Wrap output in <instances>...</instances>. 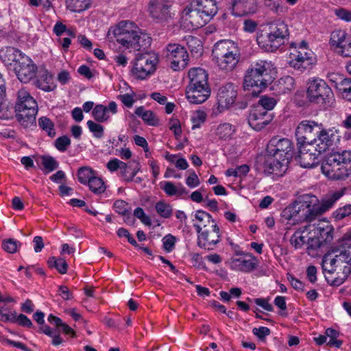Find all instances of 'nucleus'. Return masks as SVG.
<instances>
[{
	"label": "nucleus",
	"instance_id": "obj_1",
	"mask_svg": "<svg viewBox=\"0 0 351 351\" xmlns=\"http://www.w3.org/2000/svg\"><path fill=\"white\" fill-rule=\"evenodd\" d=\"M107 36L110 40L115 38L125 48L136 51L147 48L152 40L147 34L142 32L134 22L130 21H122L111 27Z\"/></svg>",
	"mask_w": 351,
	"mask_h": 351
},
{
	"label": "nucleus",
	"instance_id": "obj_2",
	"mask_svg": "<svg viewBox=\"0 0 351 351\" xmlns=\"http://www.w3.org/2000/svg\"><path fill=\"white\" fill-rule=\"evenodd\" d=\"M317 197L304 194L300 196L293 204L286 208L283 215L289 224L296 225L304 222L311 223L318 217L315 206Z\"/></svg>",
	"mask_w": 351,
	"mask_h": 351
},
{
	"label": "nucleus",
	"instance_id": "obj_3",
	"mask_svg": "<svg viewBox=\"0 0 351 351\" xmlns=\"http://www.w3.org/2000/svg\"><path fill=\"white\" fill-rule=\"evenodd\" d=\"M273 69L271 62L258 60L251 64L246 70L243 78V88L257 96L272 82Z\"/></svg>",
	"mask_w": 351,
	"mask_h": 351
},
{
	"label": "nucleus",
	"instance_id": "obj_4",
	"mask_svg": "<svg viewBox=\"0 0 351 351\" xmlns=\"http://www.w3.org/2000/svg\"><path fill=\"white\" fill-rule=\"evenodd\" d=\"M267 27L259 30L256 34V41L260 47L267 51H274L281 46L289 35L287 25L280 19L266 23Z\"/></svg>",
	"mask_w": 351,
	"mask_h": 351
},
{
	"label": "nucleus",
	"instance_id": "obj_5",
	"mask_svg": "<svg viewBox=\"0 0 351 351\" xmlns=\"http://www.w3.org/2000/svg\"><path fill=\"white\" fill-rule=\"evenodd\" d=\"M212 56L219 69L226 73L234 71L241 60L238 45L230 40L217 42L212 50Z\"/></svg>",
	"mask_w": 351,
	"mask_h": 351
},
{
	"label": "nucleus",
	"instance_id": "obj_6",
	"mask_svg": "<svg viewBox=\"0 0 351 351\" xmlns=\"http://www.w3.org/2000/svg\"><path fill=\"white\" fill-rule=\"evenodd\" d=\"M15 112L16 119L22 126L25 128L36 126L38 104L25 88H21L17 93Z\"/></svg>",
	"mask_w": 351,
	"mask_h": 351
},
{
	"label": "nucleus",
	"instance_id": "obj_7",
	"mask_svg": "<svg viewBox=\"0 0 351 351\" xmlns=\"http://www.w3.org/2000/svg\"><path fill=\"white\" fill-rule=\"evenodd\" d=\"M335 263L343 265L346 273L348 271V266H351V243H348L343 237L332 247L330 252L323 256L322 267L332 269V265Z\"/></svg>",
	"mask_w": 351,
	"mask_h": 351
},
{
	"label": "nucleus",
	"instance_id": "obj_8",
	"mask_svg": "<svg viewBox=\"0 0 351 351\" xmlns=\"http://www.w3.org/2000/svg\"><path fill=\"white\" fill-rule=\"evenodd\" d=\"M306 95L311 102L325 104L330 101L333 93L324 80L313 77L307 82Z\"/></svg>",
	"mask_w": 351,
	"mask_h": 351
},
{
	"label": "nucleus",
	"instance_id": "obj_9",
	"mask_svg": "<svg viewBox=\"0 0 351 351\" xmlns=\"http://www.w3.org/2000/svg\"><path fill=\"white\" fill-rule=\"evenodd\" d=\"M288 62L291 67L300 72L309 69L314 63L313 53L308 49L305 41H302L292 49Z\"/></svg>",
	"mask_w": 351,
	"mask_h": 351
},
{
	"label": "nucleus",
	"instance_id": "obj_10",
	"mask_svg": "<svg viewBox=\"0 0 351 351\" xmlns=\"http://www.w3.org/2000/svg\"><path fill=\"white\" fill-rule=\"evenodd\" d=\"M163 54L173 71H180L188 65V53L185 47L178 43L168 44L163 49Z\"/></svg>",
	"mask_w": 351,
	"mask_h": 351
},
{
	"label": "nucleus",
	"instance_id": "obj_11",
	"mask_svg": "<svg viewBox=\"0 0 351 351\" xmlns=\"http://www.w3.org/2000/svg\"><path fill=\"white\" fill-rule=\"evenodd\" d=\"M311 225L314 226V230H312V237L308 239L309 247L319 248L332 241L334 229L328 221L323 220Z\"/></svg>",
	"mask_w": 351,
	"mask_h": 351
},
{
	"label": "nucleus",
	"instance_id": "obj_12",
	"mask_svg": "<svg viewBox=\"0 0 351 351\" xmlns=\"http://www.w3.org/2000/svg\"><path fill=\"white\" fill-rule=\"evenodd\" d=\"M157 57L154 54L145 53L138 56L135 59L132 73L138 80H144L156 70Z\"/></svg>",
	"mask_w": 351,
	"mask_h": 351
},
{
	"label": "nucleus",
	"instance_id": "obj_13",
	"mask_svg": "<svg viewBox=\"0 0 351 351\" xmlns=\"http://www.w3.org/2000/svg\"><path fill=\"white\" fill-rule=\"evenodd\" d=\"M321 124L314 121L304 120L295 129V136L298 144L313 143L315 137L320 132Z\"/></svg>",
	"mask_w": 351,
	"mask_h": 351
},
{
	"label": "nucleus",
	"instance_id": "obj_14",
	"mask_svg": "<svg viewBox=\"0 0 351 351\" xmlns=\"http://www.w3.org/2000/svg\"><path fill=\"white\" fill-rule=\"evenodd\" d=\"M288 163L287 158H280L267 153L263 162V172L267 176H282L287 170Z\"/></svg>",
	"mask_w": 351,
	"mask_h": 351
},
{
	"label": "nucleus",
	"instance_id": "obj_15",
	"mask_svg": "<svg viewBox=\"0 0 351 351\" xmlns=\"http://www.w3.org/2000/svg\"><path fill=\"white\" fill-rule=\"evenodd\" d=\"M267 152L268 154L289 160L292 157L293 145L288 138L275 136L269 141Z\"/></svg>",
	"mask_w": 351,
	"mask_h": 351
},
{
	"label": "nucleus",
	"instance_id": "obj_16",
	"mask_svg": "<svg viewBox=\"0 0 351 351\" xmlns=\"http://www.w3.org/2000/svg\"><path fill=\"white\" fill-rule=\"evenodd\" d=\"M197 245L207 250H213L221 241V231L218 225L197 232Z\"/></svg>",
	"mask_w": 351,
	"mask_h": 351
},
{
	"label": "nucleus",
	"instance_id": "obj_17",
	"mask_svg": "<svg viewBox=\"0 0 351 351\" xmlns=\"http://www.w3.org/2000/svg\"><path fill=\"white\" fill-rule=\"evenodd\" d=\"M298 158L301 167L312 168L317 163V158L321 152L311 143L298 144Z\"/></svg>",
	"mask_w": 351,
	"mask_h": 351
},
{
	"label": "nucleus",
	"instance_id": "obj_18",
	"mask_svg": "<svg viewBox=\"0 0 351 351\" xmlns=\"http://www.w3.org/2000/svg\"><path fill=\"white\" fill-rule=\"evenodd\" d=\"M347 171L338 162L332 161V158L329 154L322 165V173L329 179L334 180H345L350 176Z\"/></svg>",
	"mask_w": 351,
	"mask_h": 351
},
{
	"label": "nucleus",
	"instance_id": "obj_19",
	"mask_svg": "<svg viewBox=\"0 0 351 351\" xmlns=\"http://www.w3.org/2000/svg\"><path fill=\"white\" fill-rule=\"evenodd\" d=\"M38 71L36 64L27 56H24L14 70L18 79L23 83H27L34 79Z\"/></svg>",
	"mask_w": 351,
	"mask_h": 351
},
{
	"label": "nucleus",
	"instance_id": "obj_20",
	"mask_svg": "<svg viewBox=\"0 0 351 351\" xmlns=\"http://www.w3.org/2000/svg\"><path fill=\"white\" fill-rule=\"evenodd\" d=\"M343 265L335 263L332 265V269L322 267V269L328 284L332 286L339 287L342 285L351 274V266H348V271L346 273L343 269Z\"/></svg>",
	"mask_w": 351,
	"mask_h": 351
},
{
	"label": "nucleus",
	"instance_id": "obj_21",
	"mask_svg": "<svg viewBox=\"0 0 351 351\" xmlns=\"http://www.w3.org/2000/svg\"><path fill=\"white\" fill-rule=\"evenodd\" d=\"M237 96V92L232 84L228 83L221 86L217 96L218 108L221 110L230 108L234 103Z\"/></svg>",
	"mask_w": 351,
	"mask_h": 351
},
{
	"label": "nucleus",
	"instance_id": "obj_22",
	"mask_svg": "<svg viewBox=\"0 0 351 351\" xmlns=\"http://www.w3.org/2000/svg\"><path fill=\"white\" fill-rule=\"evenodd\" d=\"M271 117L263 108L254 107L248 117V123L254 130L259 131L268 125Z\"/></svg>",
	"mask_w": 351,
	"mask_h": 351
},
{
	"label": "nucleus",
	"instance_id": "obj_23",
	"mask_svg": "<svg viewBox=\"0 0 351 351\" xmlns=\"http://www.w3.org/2000/svg\"><path fill=\"white\" fill-rule=\"evenodd\" d=\"M25 56L19 49L10 47L0 51L1 60L7 67L13 71Z\"/></svg>",
	"mask_w": 351,
	"mask_h": 351
},
{
	"label": "nucleus",
	"instance_id": "obj_24",
	"mask_svg": "<svg viewBox=\"0 0 351 351\" xmlns=\"http://www.w3.org/2000/svg\"><path fill=\"white\" fill-rule=\"evenodd\" d=\"M148 11L153 19L160 21L169 17V6L165 0H150Z\"/></svg>",
	"mask_w": 351,
	"mask_h": 351
},
{
	"label": "nucleus",
	"instance_id": "obj_25",
	"mask_svg": "<svg viewBox=\"0 0 351 351\" xmlns=\"http://www.w3.org/2000/svg\"><path fill=\"white\" fill-rule=\"evenodd\" d=\"M258 10L256 0H233L232 14L236 16H243L254 14Z\"/></svg>",
	"mask_w": 351,
	"mask_h": 351
},
{
	"label": "nucleus",
	"instance_id": "obj_26",
	"mask_svg": "<svg viewBox=\"0 0 351 351\" xmlns=\"http://www.w3.org/2000/svg\"><path fill=\"white\" fill-rule=\"evenodd\" d=\"M314 230V226L308 223L304 227L298 228L291 237L290 243L295 250L301 249L304 244L309 245L308 239L312 237V230Z\"/></svg>",
	"mask_w": 351,
	"mask_h": 351
},
{
	"label": "nucleus",
	"instance_id": "obj_27",
	"mask_svg": "<svg viewBox=\"0 0 351 351\" xmlns=\"http://www.w3.org/2000/svg\"><path fill=\"white\" fill-rule=\"evenodd\" d=\"M210 95V87L186 86V97L190 103L195 104H202L206 101Z\"/></svg>",
	"mask_w": 351,
	"mask_h": 351
},
{
	"label": "nucleus",
	"instance_id": "obj_28",
	"mask_svg": "<svg viewBox=\"0 0 351 351\" xmlns=\"http://www.w3.org/2000/svg\"><path fill=\"white\" fill-rule=\"evenodd\" d=\"M191 7L197 9L202 16L210 19L218 11L216 0H191Z\"/></svg>",
	"mask_w": 351,
	"mask_h": 351
},
{
	"label": "nucleus",
	"instance_id": "obj_29",
	"mask_svg": "<svg viewBox=\"0 0 351 351\" xmlns=\"http://www.w3.org/2000/svg\"><path fill=\"white\" fill-rule=\"evenodd\" d=\"M184 13L185 20L195 29L203 27L210 20L206 18L205 16H202V14L197 9L191 7V3L186 7Z\"/></svg>",
	"mask_w": 351,
	"mask_h": 351
},
{
	"label": "nucleus",
	"instance_id": "obj_30",
	"mask_svg": "<svg viewBox=\"0 0 351 351\" xmlns=\"http://www.w3.org/2000/svg\"><path fill=\"white\" fill-rule=\"evenodd\" d=\"M188 76L189 78L188 86L209 87L208 75L204 69L199 67L192 68L189 71Z\"/></svg>",
	"mask_w": 351,
	"mask_h": 351
},
{
	"label": "nucleus",
	"instance_id": "obj_31",
	"mask_svg": "<svg viewBox=\"0 0 351 351\" xmlns=\"http://www.w3.org/2000/svg\"><path fill=\"white\" fill-rule=\"evenodd\" d=\"M193 226L197 232L203 231L217 226V223L212 218V216L203 210H199L195 212Z\"/></svg>",
	"mask_w": 351,
	"mask_h": 351
},
{
	"label": "nucleus",
	"instance_id": "obj_32",
	"mask_svg": "<svg viewBox=\"0 0 351 351\" xmlns=\"http://www.w3.org/2000/svg\"><path fill=\"white\" fill-rule=\"evenodd\" d=\"M36 77L35 85L38 88L44 91L49 92L53 90L55 88L53 76L47 69L43 68L39 69Z\"/></svg>",
	"mask_w": 351,
	"mask_h": 351
},
{
	"label": "nucleus",
	"instance_id": "obj_33",
	"mask_svg": "<svg viewBox=\"0 0 351 351\" xmlns=\"http://www.w3.org/2000/svg\"><path fill=\"white\" fill-rule=\"evenodd\" d=\"M332 131L324 130L321 126L320 132H319L312 144L317 149L319 152H324L332 145Z\"/></svg>",
	"mask_w": 351,
	"mask_h": 351
},
{
	"label": "nucleus",
	"instance_id": "obj_34",
	"mask_svg": "<svg viewBox=\"0 0 351 351\" xmlns=\"http://www.w3.org/2000/svg\"><path fill=\"white\" fill-rule=\"evenodd\" d=\"M343 195L344 191L343 190L335 191L330 196L323 199L320 204L319 202L318 198L317 197V203L316 206H315L317 209V213L318 217H319L323 213L329 210L330 208H332L335 204V202L338 199H339Z\"/></svg>",
	"mask_w": 351,
	"mask_h": 351
},
{
	"label": "nucleus",
	"instance_id": "obj_35",
	"mask_svg": "<svg viewBox=\"0 0 351 351\" xmlns=\"http://www.w3.org/2000/svg\"><path fill=\"white\" fill-rule=\"evenodd\" d=\"M231 267L242 272H250L256 267V258L254 256L249 258H233L231 261Z\"/></svg>",
	"mask_w": 351,
	"mask_h": 351
},
{
	"label": "nucleus",
	"instance_id": "obj_36",
	"mask_svg": "<svg viewBox=\"0 0 351 351\" xmlns=\"http://www.w3.org/2000/svg\"><path fill=\"white\" fill-rule=\"evenodd\" d=\"M160 186L168 196H181L188 193L186 188L181 183L176 185L172 182L165 181L160 183Z\"/></svg>",
	"mask_w": 351,
	"mask_h": 351
},
{
	"label": "nucleus",
	"instance_id": "obj_37",
	"mask_svg": "<svg viewBox=\"0 0 351 351\" xmlns=\"http://www.w3.org/2000/svg\"><path fill=\"white\" fill-rule=\"evenodd\" d=\"M332 161L338 162L351 176V150L335 152L329 154Z\"/></svg>",
	"mask_w": 351,
	"mask_h": 351
},
{
	"label": "nucleus",
	"instance_id": "obj_38",
	"mask_svg": "<svg viewBox=\"0 0 351 351\" xmlns=\"http://www.w3.org/2000/svg\"><path fill=\"white\" fill-rule=\"evenodd\" d=\"M236 131L235 126L229 123H223L217 125L215 129V136L221 141L231 139Z\"/></svg>",
	"mask_w": 351,
	"mask_h": 351
},
{
	"label": "nucleus",
	"instance_id": "obj_39",
	"mask_svg": "<svg viewBox=\"0 0 351 351\" xmlns=\"http://www.w3.org/2000/svg\"><path fill=\"white\" fill-rule=\"evenodd\" d=\"M135 114L141 117L142 119L149 125H156L158 124V119L152 110H147L143 106H139L136 108Z\"/></svg>",
	"mask_w": 351,
	"mask_h": 351
},
{
	"label": "nucleus",
	"instance_id": "obj_40",
	"mask_svg": "<svg viewBox=\"0 0 351 351\" xmlns=\"http://www.w3.org/2000/svg\"><path fill=\"white\" fill-rule=\"evenodd\" d=\"M348 40L346 32L341 29H337L332 32L330 43L338 51L341 46L343 45Z\"/></svg>",
	"mask_w": 351,
	"mask_h": 351
},
{
	"label": "nucleus",
	"instance_id": "obj_41",
	"mask_svg": "<svg viewBox=\"0 0 351 351\" xmlns=\"http://www.w3.org/2000/svg\"><path fill=\"white\" fill-rule=\"evenodd\" d=\"M340 82L337 83L336 88L344 99L351 101V80L347 78H340Z\"/></svg>",
	"mask_w": 351,
	"mask_h": 351
},
{
	"label": "nucleus",
	"instance_id": "obj_42",
	"mask_svg": "<svg viewBox=\"0 0 351 351\" xmlns=\"http://www.w3.org/2000/svg\"><path fill=\"white\" fill-rule=\"evenodd\" d=\"M90 0H66L67 8L72 12H80L89 8Z\"/></svg>",
	"mask_w": 351,
	"mask_h": 351
},
{
	"label": "nucleus",
	"instance_id": "obj_43",
	"mask_svg": "<svg viewBox=\"0 0 351 351\" xmlns=\"http://www.w3.org/2000/svg\"><path fill=\"white\" fill-rule=\"evenodd\" d=\"M39 127L45 131L48 136L54 137L56 136V130L53 122L47 117H41L38 119Z\"/></svg>",
	"mask_w": 351,
	"mask_h": 351
},
{
	"label": "nucleus",
	"instance_id": "obj_44",
	"mask_svg": "<svg viewBox=\"0 0 351 351\" xmlns=\"http://www.w3.org/2000/svg\"><path fill=\"white\" fill-rule=\"evenodd\" d=\"M47 264L51 268H56L61 274H64L67 272L68 264L66 261L62 258H56L52 256L49 258Z\"/></svg>",
	"mask_w": 351,
	"mask_h": 351
},
{
	"label": "nucleus",
	"instance_id": "obj_45",
	"mask_svg": "<svg viewBox=\"0 0 351 351\" xmlns=\"http://www.w3.org/2000/svg\"><path fill=\"white\" fill-rule=\"evenodd\" d=\"M266 7L276 14H282L287 11V8L283 4L282 0H265Z\"/></svg>",
	"mask_w": 351,
	"mask_h": 351
},
{
	"label": "nucleus",
	"instance_id": "obj_46",
	"mask_svg": "<svg viewBox=\"0 0 351 351\" xmlns=\"http://www.w3.org/2000/svg\"><path fill=\"white\" fill-rule=\"evenodd\" d=\"M41 164L43 166V171L47 174L58 167V162L54 158L50 156H43L40 157Z\"/></svg>",
	"mask_w": 351,
	"mask_h": 351
},
{
	"label": "nucleus",
	"instance_id": "obj_47",
	"mask_svg": "<svg viewBox=\"0 0 351 351\" xmlns=\"http://www.w3.org/2000/svg\"><path fill=\"white\" fill-rule=\"evenodd\" d=\"M155 209L161 217L167 219L172 215L173 209L171 206L165 201H159L156 202L155 204Z\"/></svg>",
	"mask_w": 351,
	"mask_h": 351
},
{
	"label": "nucleus",
	"instance_id": "obj_48",
	"mask_svg": "<svg viewBox=\"0 0 351 351\" xmlns=\"http://www.w3.org/2000/svg\"><path fill=\"white\" fill-rule=\"evenodd\" d=\"M40 330L47 335V336L52 338L51 343L58 346L62 343L63 339L61 337L59 332H53V330L47 325H44L40 328Z\"/></svg>",
	"mask_w": 351,
	"mask_h": 351
},
{
	"label": "nucleus",
	"instance_id": "obj_49",
	"mask_svg": "<svg viewBox=\"0 0 351 351\" xmlns=\"http://www.w3.org/2000/svg\"><path fill=\"white\" fill-rule=\"evenodd\" d=\"M90 190L96 194H100L105 191L106 186L104 181L98 177L94 176L88 183Z\"/></svg>",
	"mask_w": 351,
	"mask_h": 351
},
{
	"label": "nucleus",
	"instance_id": "obj_50",
	"mask_svg": "<svg viewBox=\"0 0 351 351\" xmlns=\"http://www.w3.org/2000/svg\"><path fill=\"white\" fill-rule=\"evenodd\" d=\"M78 180L82 184H88L94 177L93 170L87 167H81L77 172Z\"/></svg>",
	"mask_w": 351,
	"mask_h": 351
},
{
	"label": "nucleus",
	"instance_id": "obj_51",
	"mask_svg": "<svg viewBox=\"0 0 351 351\" xmlns=\"http://www.w3.org/2000/svg\"><path fill=\"white\" fill-rule=\"evenodd\" d=\"M351 215V204H348L335 210L332 216L335 221H340Z\"/></svg>",
	"mask_w": 351,
	"mask_h": 351
},
{
	"label": "nucleus",
	"instance_id": "obj_52",
	"mask_svg": "<svg viewBox=\"0 0 351 351\" xmlns=\"http://www.w3.org/2000/svg\"><path fill=\"white\" fill-rule=\"evenodd\" d=\"M21 245V243L19 241L14 239H8L2 242L3 250L10 254L15 253Z\"/></svg>",
	"mask_w": 351,
	"mask_h": 351
},
{
	"label": "nucleus",
	"instance_id": "obj_53",
	"mask_svg": "<svg viewBox=\"0 0 351 351\" xmlns=\"http://www.w3.org/2000/svg\"><path fill=\"white\" fill-rule=\"evenodd\" d=\"M87 126L95 138H101L104 136V128L101 124L89 120L87 121Z\"/></svg>",
	"mask_w": 351,
	"mask_h": 351
},
{
	"label": "nucleus",
	"instance_id": "obj_54",
	"mask_svg": "<svg viewBox=\"0 0 351 351\" xmlns=\"http://www.w3.org/2000/svg\"><path fill=\"white\" fill-rule=\"evenodd\" d=\"M276 105V100L274 97L263 96L258 101L256 107L264 108L267 112L272 110Z\"/></svg>",
	"mask_w": 351,
	"mask_h": 351
},
{
	"label": "nucleus",
	"instance_id": "obj_55",
	"mask_svg": "<svg viewBox=\"0 0 351 351\" xmlns=\"http://www.w3.org/2000/svg\"><path fill=\"white\" fill-rule=\"evenodd\" d=\"M339 335V332L337 331L336 330L332 328H328L326 330V335L327 337H329L330 339L328 342V345L339 348L342 344V341L341 340L337 339Z\"/></svg>",
	"mask_w": 351,
	"mask_h": 351
},
{
	"label": "nucleus",
	"instance_id": "obj_56",
	"mask_svg": "<svg viewBox=\"0 0 351 351\" xmlns=\"http://www.w3.org/2000/svg\"><path fill=\"white\" fill-rule=\"evenodd\" d=\"M206 113L202 110H197L194 112L191 117L193 123L192 129L194 130L199 128L202 123H204L206 119Z\"/></svg>",
	"mask_w": 351,
	"mask_h": 351
},
{
	"label": "nucleus",
	"instance_id": "obj_57",
	"mask_svg": "<svg viewBox=\"0 0 351 351\" xmlns=\"http://www.w3.org/2000/svg\"><path fill=\"white\" fill-rule=\"evenodd\" d=\"M71 145V140L67 136L58 137L54 143L56 148L60 152H65Z\"/></svg>",
	"mask_w": 351,
	"mask_h": 351
},
{
	"label": "nucleus",
	"instance_id": "obj_58",
	"mask_svg": "<svg viewBox=\"0 0 351 351\" xmlns=\"http://www.w3.org/2000/svg\"><path fill=\"white\" fill-rule=\"evenodd\" d=\"M104 110H105V106L101 104L97 105L93 108L92 115L97 121L100 123L106 121V117Z\"/></svg>",
	"mask_w": 351,
	"mask_h": 351
},
{
	"label": "nucleus",
	"instance_id": "obj_59",
	"mask_svg": "<svg viewBox=\"0 0 351 351\" xmlns=\"http://www.w3.org/2000/svg\"><path fill=\"white\" fill-rule=\"evenodd\" d=\"M187 45L189 48L192 52H195L196 53H200L202 51V45L201 44V41L193 36H190L187 39Z\"/></svg>",
	"mask_w": 351,
	"mask_h": 351
},
{
	"label": "nucleus",
	"instance_id": "obj_60",
	"mask_svg": "<svg viewBox=\"0 0 351 351\" xmlns=\"http://www.w3.org/2000/svg\"><path fill=\"white\" fill-rule=\"evenodd\" d=\"M135 93L132 91L131 93L119 95L117 99H119L127 108H132L135 102Z\"/></svg>",
	"mask_w": 351,
	"mask_h": 351
},
{
	"label": "nucleus",
	"instance_id": "obj_61",
	"mask_svg": "<svg viewBox=\"0 0 351 351\" xmlns=\"http://www.w3.org/2000/svg\"><path fill=\"white\" fill-rule=\"evenodd\" d=\"M3 95H0V119H7L12 117L9 106L3 101Z\"/></svg>",
	"mask_w": 351,
	"mask_h": 351
},
{
	"label": "nucleus",
	"instance_id": "obj_62",
	"mask_svg": "<svg viewBox=\"0 0 351 351\" xmlns=\"http://www.w3.org/2000/svg\"><path fill=\"white\" fill-rule=\"evenodd\" d=\"M128 203L123 200H117L114 203V208L116 213L121 215H127L128 211Z\"/></svg>",
	"mask_w": 351,
	"mask_h": 351
},
{
	"label": "nucleus",
	"instance_id": "obj_63",
	"mask_svg": "<svg viewBox=\"0 0 351 351\" xmlns=\"http://www.w3.org/2000/svg\"><path fill=\"white\" fill-rule=\"evenodd\" d=\"M162 241L164 249L168 252H171L176 243L175 237L171 234H168L163 238Z\"/></svg>",
	"mask_w": 351,
	"mask_h": 351
},
{
	"label": "nucleus",
	"instance_id": "obj_64",
	"mask_svg": "<svg viewBox=\"0 0 351 351\" xmlns=\"http://www.w3.org/2000/svg\"><path fill=\"white\" fill-rule=\"evenodd\" d=\"M338 53L345 57H351V39L348 40L341 46L338 50Z\"/></svg>",
	"mask_w": 351,
	"mask_h": 351
}]
</instances>
